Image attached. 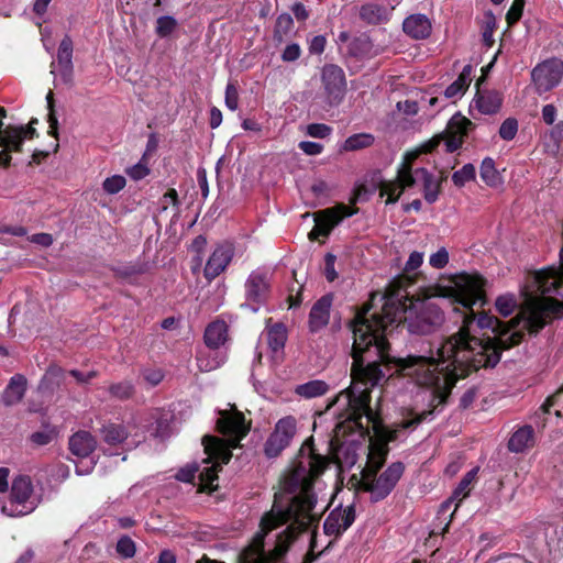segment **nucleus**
<instances>
[{"label": "nucleus", "instance_id": "6e6d98bb", "mask_svg": "<svg viewBox=\"0 0 563 563\" xmlns=\"http://www.w3.org/2000/svg\"><path fill=\"white\" fill-rule=\"evenodd\" d=\"M327 40L323 35L313 36L309 43V52L311 54H321L324 51Z\"/></svg>", "mask_w": 563, "mask_h": 563}, {"label": "nucleus", "instance_id": "c03bdc74", "mask_svg": "<svg viewBox=\"0 0 563 563\" xmlns=\"http://www.w3.org/2000/svg\"><path fill=\"white\" fill-rule=\"evenodd\" d=\"M126 174L130 176V178L137 181L145 178L150 174V168L147 163L142 159L135 165L126 168Z\"/></svg>", "mask_w": 563, "mask_h": 563}, {"label": "nucleus", "instance_id": "58836bf2", "mask_svg": "<svg viewBox=\"0 0 563 563\" xmlns=\"http://www.w3.org/2000/svg\"><path fill=\"white\" fill-rule=\"evenodd\" d=\"M126 185V179L122 175H112L107 177L102 183V189L108 195H115L120 192Z\"/></svg>", "mask_w": 563, "mask_h": 563}, {"label": "nucleus", "instance_id": "72a5a7b5", "mask_svg": "<svg viewBox=\"0 0 563 563\" xmlns=\"http://www.w3.org/2000/svg\"><path fill=\"white\" fill-rule=\"evenodd\" d=\"M384 15V9L374 3H367L361 7L360 16L367 23H378Z\"/></svg>", "mask_w": 563, "mask_h": 563}, {"label": "nucleus", "instance_id": "09e8293b", "mask_svg": "<svg viewBox=\"0 0 563 563\" xmlns=\"http://www.w3.org/2000/svg\"><path fill=\"white\" fill-rule=\"evenodd\" d=\"M178 194L175 189L167 190L158 201L161 211H166L170 206L177 207Z\"/></svg>", "mask_w": 563, "mask_h": 563}, {"label": "nucleus", "instance_id": "69168bd1", "mask_svg": "<svg viewBox=\"0 0 563 563\" xmlns=\"http://www.w3.org/2000/svg\"><path fill=\"white\" fill-rule=\"evenodd\" d=\"M93 468V462L92 461H89V462H85L84 459L76 465V473L78 475H86V474H89L91 472V470Z\"/></svg>", "mask_w": 563, "mask_h": 563}, {"label": "nucleus", "instance_id": "a211bd4d", "mask_svg": "<svg viewBox=\"0 0 563 563\" xmlns=\"http://www.w3.org/2000/svg\"><path fill=\"white\" fill-rule=\"evenodd\" d=\"M26 391V378L21 374H15L9 380L5 389L3 390L1 402L5 407H11L19 404Z\"/></svg>", "mask_w": 563, "mask_h": 563}, {"label": "nucleus", "instance_id": "49530a36", "mask_svg": "<svg viewBox=\"0 0 563 563\" xmlns=\"http://www.w3.org/2000/svg\"><path fill=\"white\" fill-rule=\"evenodd\" d=\"M198 471L199 467L196 463L187 464L178 471L175 477L179 482L191 483L195 479L196 473Z\"/></svg>", "mask_w": 563, "mask_h": 563}, {"label": "nucleus", "instance_id": "5701e85b", "mask_svg": "<svg viewBox=\"0 0 563 563\" xmlns=\"http://www.w3.org/2000/svg\"><path fill=\"white\" fill-rule=\"evenodd\" d=\"M228 339V325L224 321L211 322L205 331V342L211 349H218Z\"/></svg>", "mask_w": 563, "mask_h": 563}, {"label": "nucleus", "instance_id": "7ed1b4c3", "mask_svg": "<svg viewBox=\"0 0 563 563\" xmlns=\"http://www.w3.org/2000/svg\"><path fill=\"white\" fill-rule=\"evenodd\" d=\"M220 417L217 420L218 430L228 437V440H222L216 437L206 435L202 440L205 452L208 455L203 460L205 464L211 463V466H205L199 473V490L212 492L217 488L218 471L222 464H228L232 457L231 450L239 445V442L249 431V426L245 423L244 416L235 408L231 407L229 410H221Z\"/></svg>", "mask_w": 563, "mask_h": 563}, {"label": "nucleus", "instance_id": "e433bc0d", "mask_svg": "<svg viewBox=\"0 0 563 563\" xmlns=\"http://www.w3.org/2000/svg\"><path fill=\"white\" fill-rule=\"evenodd\" d=\"M294 26V20L290 14L283 13L277 18L275 26V38L278 42L283 41V37L287 35Z\"/></svg>", "mask_w": 563, "mask_h": 563}, {"label": "nucleus", "instance_id": "4c0bfd02", "mask_svg": "<svg viewBox=\"0 0 563 563\" xmlns=\"http://www.w3.org/2000/svg\"><path fill=\"white\" fill-rule=\"evenodd\" d=\"M177 27V21L170 15L159 16L156 21L155 31L158 36L166 37L170 35Z\"/></svg>", "mask_w": 563, "mask_h": 563}, {"label": "nucleus", "instance_id": "e2e57ef3", "mask_svg": "<svg viewBox=\"0 0 563 563\" xmlns=\"http://www.w3.org/2000/svg\"><path fill=\"white\" fill-rule=\"evenodd\" d=\"M291 11L298 21H306L309 18V12L301 2L294 3Z\"/></svg>", "mask_w": 563, "mask_h": 563}, {"label": "nucleus", "instance_id": "473e14b6", "mask_svg": "<svg viewBox=\"0 0 563 563\" xmlns=\"http://www.w3.org/2000/svg\"><path fill=\"white\" fill-rule=\"evenodd\" d=\"M517 306L516 297L512 294L500 295L495 300V309L503 317L510 316Z\"/></svg>", "mask_w": 563, "mask_h": 563}, {"label": "nucleus", "instance_id": "c9c22d12", "mask_svg": "<svg viewBox=\"0 0 563 563\" xmlns=\"http://www.w3.org/2000/svg\"><path fill=\"white\" fill-rule=\"evenodd\" d=\"M476 170L473 164H465L452 175V181L456 187H463L466 183L474 180Z\"/></svg>", "mask_w": 563, "mask_h": 563}, {"label": "nucleus", "instance_id": "4d7b16f0", "mask_svg": "<svg viewBox=\"0 0 563 563\" xmlns=\"http://www.w3.org/2000/svg\"><path fill=\"white\" fill-rule=\"evenodd\" d=\"M397 109L407 115H415L419 111L418 103L412 100L399 101L397 103Z\"/></svg>", "mask_w": 563, "mask_h": 563}, {"label": "nucleus", "instance_id": "4be33fe9", "mask_svg": "<svg viewBox=\"0 0 563 563\" xmlns=\"http://www.w3.org/2000/svg\"><path fill=\"white\" fill-rule=\"evenodd\" d=\"M534 431L530 426L519 428L509 439L508 449L515 453H521L533 445Z\"/></svg>", "mask_w": 563, "mask_h": 563}, {"label": "nucleus", "instance_id": "f03ea898", "mask_svg": "<svg viewBox=\"0 0 563 563\" xmlns=\"http://www.w3.org/2000/svg\"><path fill=\"white\" fill-rule=\"evenodd\" d=\"M327 465L324 456L314 454L310 446L301 448L296 465L284 484L285 489L296 495L286 505L275 499L271 511L261 520L260 531L239 554L238 563H284L282 556L295 534L305 530L311 532L310 548L314 550V530L324 505L318 508V497L312 486H320L318 478Z\"/></svg>", "mask_w": 563, "mask_h": 563}, {"label": "nucleus", "instance_id": "f8f14e48", "mask_svg": "<svg viewBox=\"0 0 563 563\" xmlns=\"http://www.w3.org/2000/svg\"><path fill=\"white\" fill-rule=\"evenodd\" d=\"M297 432V420L292 416L279 419L274 431L265 443V453L268 457L277 456L286 449Z\"/></svg>", "mask_w": 563, "mask_h": 563}, {"label": "nucleus", "instance_id": "9d476101", "mask_svg": "<svg viewBox=\"0 0 563 563\" xmlns=\"http://www.w3.org/2000/svg\"><path fill=\"white\" fill-rule=\"evenodd\" d=\"M538 93H544L560 85L563 78V60L549 58L538 64L531 73Z\"/></svg>", "mask_w": 563, "mask_h": 563}, {"label": "nucleus", "instance_id": "423d86ee", "mask_svg": "<svg viewBox=\"0 0 563 563\" xmlns=\"http://www.w3.org/2000/svg\"><path fill=\"white\" fill-rule=\"evenodd\" d=\"M472 125V121L466 117L461 113H455L448 122L444 132L421 144L420 151L430 153L441 143V141H444L445 151L453 153L462 146L464 137L467 135Z\"/></svg>", "mask_w": 563, "mask_h": 563}, {"label": "nucleus", "instance_id": "8fccbe9b", "mask_svg": "<svg viewBox=\"0 0 563 563\" xmlns=\"http://www.w3.org/2000/svg\"><path fill=\"white\" fill-rule=\"evenodd\" d=\"M423 258H424V254L422 252L413 251L412 253H410V255L405 264V268H404L405 272L411 273V272H415L416 269H418L422 265Z\"/></svg>", "mask_w": 563, "mask_h": 563}, {"label": "nucleus", "instance_id": "a19ab883", "mask_svg": "<svg viewBox=\"0 0 563 563\" xmlns=\"http://www.w3.org/2000/svg\"><path fill=\"white\" fill-rule=\"evenodd\" d=\"M517 131H518L517 120L512 119V118H508L501 123V125L499 128V136L503 140L511 141L512 139H515Z\"/></svg>", "mask_w": 563, "mask_h": 563}, {"label": "nucleus", "instance_id": "de8ad7c7", "mask_svg": "<svg viewBox=\"0 0 563 563\" xmlns=\"http://www.w3.org/2000/svg\"><path fill=\"white\" fill-rule=\"evenodd\" d=\"M117 551L124 558H132L135 554V544L129 537H123L117 543Z\"/></svg>", "mask_w": 563, "mask_h": 563}, {"label": "nucleus", "instance_id": "1a4fd4ad", "mask_svg": "<svg viewBox=\"0 0 563 563\" xmlns=\"http://www.w3.org/2000/svg\"><path fill=\"white\" fill-rule=\"evenodd\" d=\"M36 507L31 479L20 476L14 479L11 496L2 506V512L10 517L25 516Z\"/></svg>", "mask_w": 563, "mask_h": 563}, {"label": "nucleus", "instance_id": "c85d7f7f", "mask_svg": "<svg viewBox=\"0 0 563 563\" xmlns=\"http://www.w3.org/2000/svg\"><path fill=\"white\" fill-rule=\"evenodd\" d=\"M286 340L287 331L283 324H275L267 330L268 346L272 350V352L276 354V356H278V354L283 352Z\"/></svg>", "mask_w": 563, "mask_h": 563}, {"label": "nucleus", "instance_id": "0e129e2a", "mask_svg": "<svg viewBox=\"0 0 563 563\" xmlns=\"http://www.w3.org/2000/svg\"><path fill=\"white\" fill-rule=\"evenodd\" d=\"M32 442L37 445H45L51 442L52 435L48 432H35L31 437Z\"/></svg>", "mask_w": 563, "mask_h": 563}, {"label": "nucleus", "instance_id": "b1692460", "mask_svg": "<svg viewBox=\"0 0 563 563\" xmlns=\"http://www.w3.org/2000/svg\"><path fill=\"white\" fill-rule=\"evenodd\" d=\"M131 433L130 424L108 423L101 429L103 441L110 445L122 443Z\"/></svg>", "mask_w": 563, "mask_h": 563}, {"label": "nucleus", "instance_id": "a18cd8bd", "mask_svg": "<svg viewBox=\"0 0 563 563\" xmlns=\"http://www.w3.org/2000/svg\"><path fill=\"white\" fill-rule=\"evenodd\" d=\"M225 106L231 111H235L239 108V91L232 82H229L225 88Z\"/></svg>", "mask_w": 563, "mask_h": 563}, {"label": "nucleus", "instance_id": "f257e3e1", "mask_svg": "<svg viewBox=\"0 0 563 563\" xmlns=\"http://www.w3.org/2000/svg\"><path fill=\"white\" fill-rule=\"evenodd\" d=\"M440 296L451 298L467 310L459 331L437 349L406 357H389L386 335L395 324L405 321L412 333L428 334L443 322V313L430 302H412L394 284L384 294H372L371 300L357 311L352 324L353 364L351 385L329 405L351 429L378 433V421L369 407L371 389L380 385L386 375L376 361L364 365L363 354L377 357L380 363L393 364L395 372L431 393L430 406L435 409L449 398L456 382L472 369L494 367L500 360L503 344L499 334L504 323L496 317L482 313L475 320L473 306L484 297V279L477 274L461 273L440 287Z\"/></svg>", "mask_w": 563, "mask_h": 563}, {"label": "nucleus", "instance_id": "7c9ffc66", "mask_svg": "<svg viewBox=\"0 0 563 563\" xmlns=\"http://www.w3.org/2000/svg\"><path fill=\"white\" fill-rule=\"evenodd\" d=\"M71 57H73V41L68 35H66L62 40L59 47H58V52H57L58 65L63 68L66 76H69L71 73V68H73Z\"/></svg>", "mask_w": 563, "mask_h": 563}, {"label": "nucleus", "instance_id": "f3484780", "mask_svg": "<svg viewBox=\"0 0 563 563\" xmlns=\"http://www.w3.org/2000/svg\"><path fill=\"white\" fill-rule=\"evenodd\" d=\"M332 298L330 296L321 297L311 308L309 314V328L317 332L329 323Z\"/></svg>", "mask_w": 563, "mask_h": 563}, {"label": "nucleus", "instance_id": "2f4dec72", "mask_svg": "<svg viewBox=\"0 0 563 563\" xmlns=\"http://www.w3.org/2000/svg\"><path fill=\"white\" fill-rule=\"evenodd\" d=\"M386 450L382 444H372L368 452L367 464L362 473H376L385 462Z\"/></svg>", "mask_w": 563, "mask_h": 563}, {"label": "nucleus", "instance_id": "5fc2aeb1", "mask_svg": "<svg viewBox=\"0 0 563 563\" xmlns=\"http://www.w3.org/2000/svg\"><path fill=\"white\" fill-rule=\"evenodd\" d=\"M143 376H144V379L147 383H150L152 386L158 385L164 378L163 372L158 368L145 369L143 372Z\"/></svg>", "mask_w": 563, "mask_h": 563}, {"label": "nucleus", "instance_id": "bf43d9fd", "mask_svg": "<svg viewBox=\"0 0 563 563\" xmlns=\"http://www.w3.org/2000/svg\"><path fill=\"white\" fill-rule=\"evenodd\" d=\"M30 241L32 243L42 245L44 247L51 246L53 244V242H54L53 236L51 234H48V233H36V234H33L30 238Z\"/></svg>", "mask_w": 563, "mask_h": 563}, {"label": "nucleus", "instance_id": "6e6552de", "mask_svg": "<svg viewBox=\"0 0 563 563\" xmlns=\"http://www.w3.org/2000/svg\"><path fill=\"white\" fill-rule=\"evenodd\" d=\"M320 80L322 103L327 107L339 106L346 93V79L343 69L336 65L327 64L321 68Z\"/></svg>", "mask_w": 563, "mask_h": 563}, {"label": "nucleus", "instance_id": "20e7f679", "mask_svg": "<svg viewBox=\"0 0 563 563\" xmlns=\"http://www.w3.org/2000/svg\"><path fill=\"white\" fill-rule=\"evenodd\" d=\"M533 294L531 288L517 317L504 323V331L499 334L504 350L517 345L526 330L530 333L538 332L551 317L563 316V302L545 295L538 297Z\"/></svg>", "mask_w": 563, "mask_h": 563}, {"label": "nucleus", "instance_id": "aec40b11", "mask_svg": "<svg viewBox=\"0 0 563 563\" xmlns=\"http://www.w3.org/2000/svg\"><path fill=\"white\" fill-rule=\"evenodd\" d=\"M96 439L87 431H78L69 439L71 453L80 459L88 457L96 449Z\"/></svg>", "mask_w": 563, "mask_h": 563}, {"label": "nucleus", "instance_id": "338daca9", "mask_svg": "<svg viewBox=\"0 0 563 563\" xmlns=\"http://www.w3.org/2000/svg\"><path fill=\"white\" fill-rule=\"evenodd\" d=\"M222 122V113L219 109L212 108L210 111V126L212 129L218 128Z\"/></svg>", "mask_w": 563, "mask_h": 563}, {"label": "nucleus", "instance_id": "774afa93", "mask_svg": "<svg viewBox=\"0 0 563 563\" xmlns=\"http://www.w3.org/2000/svg\"><path fill=\"white\" fill-rule=\"evenodd\" d=\"M157 563H176V556L172 551L164 550L159 553Z\"/></svg>", "mask_w": 563, "mask_h": 563}, {"label": "nucleus", "instance_id": "39448f33", "mask_svg": "<svg viewBox=\"0 0 563 563\" xmlns=\"http://www.w3.org/2000/svg\"><path fill=\"white\" fill-rule=\"evenodd\" d=\"M423 153L420 147L405 154L402 163L398 169L397 177L393 181H386L380 187V196H386V203L396 202L401 194L417 183H422L424 199L433 203L439 196V181L426 169L417 168L412 170V164L417 157Z\"/></svg>", "mask_w": 563, "mask_h": 563}, {"label": "nucleus", "instance_id": "a878e982", "mask_svg": "<svg viewBox=\"0 0 563 563\" xmlns=\"http://www.w3.org/2000/svg\"><path fill=\"white\" fill-rule=\"evenodd\" d=\"M329 390V385L322 379H313L307 383L297 385L295 394L305 399H312L323 396Z\"/></svg>", "mask_w": 563, "mask_h": 563}, {"label": "nucleus", "instance_id": "cd10ccee", "mask_svg": "<svg viewBox=\"0 0 563 563\" xmlns=\"http://www.w3.org/2000/svg\"><path fill=\"white\" fill-rule=\"evenodd\" d=\"M481 178L489 187H498L503 184V177L495 166V162L490 157L483 159L481 164Z\"/></svg>", "mask_w": 563, "mask_h": 563}, {"label": "nucleus", "instance_id": "f704fd0d", "mask_svg": "<svg viewBox=\"0 0 563 563\" xmlns=\"http://www.w3.org/2000/svg\"><path fill=\"white\" fill-rule=\"evenodd\" d=\"M110 395L117 399H128L134 394V386L130 380L111 384L108 388Z\"/></svg>", "mask_w": 563, "mask_h": 563}, {"label": "nucleus", "instance_id": "864d4df0", "mask_svg": "<svg viewBox=\"0 0 563 563\" xmlns=\"http://www.w3.org/2000/svg\"><path fill=\"white\" fill-rule=\"evenodd\" d=\"M46 100H47V107L49 110V113H48L49 132L48 133L53 136H57L58 121L53 111V92L52 91H49L47 93Z\"/></svg>", "mask_w": 563, "mask_h": 563}, {"label": "nucleus", "instance_id": "2eb2a0df", "mask_svg": "<svg viewBox=\"0 0 563 563\" xmlns=\"http://www.w3.org/2000/svg\"><path fill=\"white\" fill-rule=\"evenodd\" d=\"M272 274L269 271L255 269L245 282V296L249 301L263 302L271 288Z\"/></svg>", "mask_w": 563, "mask_h": 563}, {"label": "nucleus", "instance_id": "37998d69", "mask_svg": "<svg viewBox=\"0 0 563 563\" xmlns=\"http://www.w3.org/2000/svg\"><path fill=\"white\" fill-rule=\"evenodd\" d=\"M527 0H514L510 9L506 14L508 25H514L522 16L523 8Z\"/></svg>", "mask_w": 563, "mask_h": 563}, {"label": "nucleus", "instance_id": "79ce46f5", "mask_svg": "<svg viewBox=\"0 0 563 563\" xmlns=\"http://www.w3.org/2000/svg\"><path fill=\"white\" fill-rule=\"evenodd\" d=\"M332 133V128L324 123H311L306 128V134L311 137L325 139Z\"/></svg>", "mask_w": 563, "mask_h": 563}, {"label": "nucleus", "instance_id": "6ab92c4d", "mask_svg": "<svg viewBox=\"0 0 563 563\" xmlns=\"http://www.w3.org/2000/svg\"><path fill=\"white\" fill-rule=\"evenodd\" d=\"M501 96L496 91L477 92L471 103L472 110H477L482 114H495L501 107Z\"/></svg>", "mask_w": 563, "mask_h": 563}, {"label": "nucleus", "instance_id": "393cba45", "mask_svg": "<svg viewBox=\"0 0 563 563\" xmlns=\"http://www.w3.org/2000/svg\"><path fill=\"white\" fill-rule=\"evenodd\" d=\"M472 81V67L470 65L465 66L457 79L453 81L444 91V96L448 99H459L461 98L466 89L468 88Z\"/></svg>", "mask_w": 563, "mask_h": 563}, {"label": "nucleus", "instance_id": "9b49d317", "mask_svg": "<svg viewBox=\"0 0 563 563\" xmlns=\"http://www.w3.org/2000/svg\"><path fill=\"white\" fill-rule=\"evenodd\" d=\"M356 212V208H352L343 203L316 212V225L309 233L310 239H317L321 235L327 236L342 220L355 214Z\"/></svg>", "mask_w": 563, "mask_h": 563}, {"label": "nucleus", "instance_id": "4468645a", "mask_svg": "<svg viewBox=\"0 0 563 563\" xmlns=\"http://www.w3.org/2000/svg\"><path fill=\"white\" fill-rule=\"evenodd\" d=\"M560 272L554 268H549L533 274L529 286L532 288V292H539L540 295H562L559 288L560 284L563 283V249L560 252Z\"/></svg>", "mask_w": 563, "mask_h": 563}, {"label": "nucleus", "instance_id": "ea45409f", "mask_svg": "<svg viewBox=\"0 0 563 563\" xmlns=\"http://www.w3.org/2000/svg\"><path fill=\"white\" fill-rule=\"evenodd\" d=\"M450 261V254L446 247L442 246L429 256V265L435 269L444 268Z\"/></svg>", "mask_w": 563, "mask_h": 563}, {"label": "nucleus", "instance_id": "13d9d810", "mask_svg": "<svg viewBox=\"0 0 563 563\" xmlns=\"http://www.w3.org/2000/svg\"><path fill=\"white\" fill-rule=\"evenodd\" d=\"M335 256L332 254H328L325 256V277L329 282H333L338 274L334 269Z\"/></svg>", "mask_w": 563, "mask_h": 563}, {"label": "nucleus", "instance_id": "603ef678", "mask_svg": "<svg viewBox=\"0 0 563 563\" xmlns=\"http://www.w3.org/2000/svg\"><path fill=\"white\" fill-rule=\"evenodd\" d=\"M298 147L306 154L310 156L319 155L323 151V145L318 142L311 141H301L298 144Z\"/></svg>", "mask_w": 563, "mask_h": 563}, {"label": "nucleus", "instance_id": "bb28decb", "mask_svg": "<svg viewBox=\"0 0 563 563\" xmlns=\"http://www.w3.org/2000/svg\"><path fill=\"white\" fill-rule=\"evenodd\" d=\"M476 475H477V470L473 468L463 476V478L461 479L460 484L457 485V487L455 488V490L453 493L452 499H449L442 504L441 511H443V512L448 511L453 503V499H459L461 501L468 495V493L471 490V486L476 478Z\"/></svg>", "mask_w": 563, "mask_h": 563}, {"label": "nucleus", "instance_id": "ddd939ff", "mask_svg": "<svg viewBox=\"0 0 563 563\" xmlns=\"http://www.w3.org/2000/svg\"><path fill=\"white\" fill-rule=\"evenodd\" d=\"M234 245L229 242L218 244L210 256L203 268V276L209 282L221 275L230 265L234 257Z\"/></svg>", "mask_w": 563, "mask_h": 563}, {"label": "nucleus", "instance_id": "680f3d73", "mask_svg": "<svg viewBox=\"0 0 563 563\" xmlns=\"http://www.w3.org/2000/svg\"><path fill=\"white\" fill-rule=\"evenodd\" d=\"M222 362H223V360H220V361L213 360L210 362L202 356L198 357V366L201 371H205V372H210V371L218 368Z\"/></svg>", "mask_w": 563, "mask_h": 563}, {"label": "nucleus", "instance_id": "dca6fc26", "mask_svg": "<svg viewBox=\"0 0 563 563\" xmlns=\"http://www.w3.org/2000/svg\"><path fill=\"white\" fill-rule=\"evenodd\" d=\"M355 520V510L353 506L334 508L327 517L323 530L327 536L339 537Z\"/></svg>", "mask_w": 563, "mask_h": 563}, {"label": "nucleus", "instance_id": "052dcab7", "mask_svg": "<svg viewBox=\"0 0 563 563\" xmlns=\"http://www.w3.org/2000/svg\"><path fill=\"white\" fill-rule=\"evenodd\" d=\"M556 118V108L553 104H545L542 108V119L543 121L551 125L554 123Z\"/></svg>", "mask_w": 563, "mask_h": 563}, {"label": "nucleus", "instance_id": "c756f323", "mask_svg": "<svg viewBox=\"0 0 563 563\" xmlns=\"http://www.w3.org/2000/svg\"><path fill=\"white\" fill-rule=\"evenodd\" d=\"M375 137L371 133H356L349 136L341 146L343 152H354L367 148L374 144Z\"/></svg>", "mask_w": 563, "mask_h": 563}, {"label": "nucleus", "instance_id": "412c9836", "mask_svg": "<svg viewBox=\"0 0 563 563\" xmlns=\"http://www.w3.org/2000/svg\"><path fill=\"white\" fill-rule=\"evenodd\" d=\"M404 31L413 38H426L431 33V23L424 14H412L405 19Z\"/></svg>", "mask_w": 563, "mask_h": 563}, {"label": "nucleus", "instance_id": "3c124183", "mask_svg": "<svg viewBox=\"0 0 563 563\" xmlns=\"http://www.w3.org/2000/svg\"><path fill=\"white\" fill-rule=\"evenodd\" d=\"M301 55V48L299 46V44L297 43H291V44H288L283 53H282V59L284 62H287V63H290V62H295L297 60Z\"/></svg>", "mask_w": 563, "mask_h": 563}, {"label": "nucleus", "instance_id": "0eeeda50", "mask_svg": "<svg viewBox=\"0 0 563 563\" xmlns=\"http://www.w3.org/2000/svg\"><path fill=\"white\" fill-rule=\"evenodd\" d=\"M404 473L400 462L393 463L383 473H362V485L371 494L373 500L378 501L387 497L396 486Z\"/></svg>", "mask_w": 563, "mask_h": 563}]
</instances>
